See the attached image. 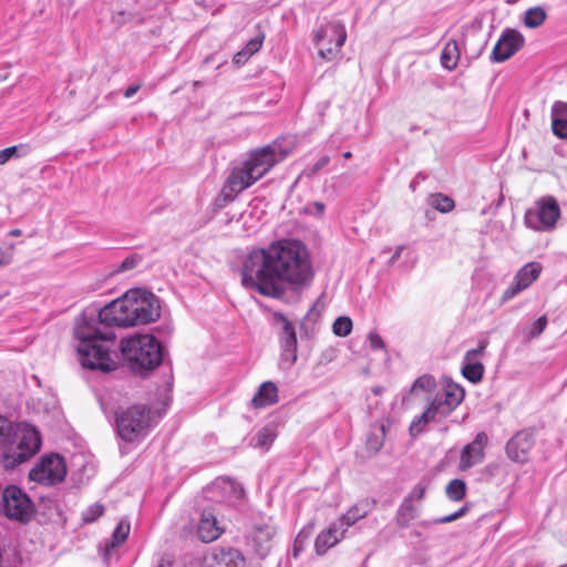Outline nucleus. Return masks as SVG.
<instances>
[{
  "mask_svg": "<svg viewBox=\"0 0 567 567\" xmlns=\"http://www.w3.org/2000/svg\"><path fill=\"white\" fill-rule=\"evenodd\" d=\"M311 279L308 252L299 240L281 239L254 249L243 262L241 284L265 297L279 299L288 286L305 287Z\"/></svg>",
  "mask_w": 567,
  "mask_h": 567,
  "instance_id": "obj_1",
  "label": "nucleus"
},
{
  "mask_svg": "<svg viewBox=\"0 0 567 567\" xmlns=\"http://www.w3.org/2000/svg\"><path fill=\"white\" fill-rule=\"evenodd\" d=\"M127 292L101 308L97 313L83 312L74 328L82 367L101 372L117 368L114 359L115 334L112 327H130Z\"/></svg>",
  "mask_w": 567,
  "mask_h": 567,
  "instance_id": "obj_2",
  "label": "nucleus"
},
{
  "mask_svg": "<svg viewBox=\"0 0 567 567\" xmlns=\"http://www.w3.org/2000/svg\"><path fill=\"white\" fill-rule=\"evenodd\" d=\"M424 394L427 408L423 413L412 421L409 431L411 436L420 435L431 422H441L447 417L464 400V389L456 383H449L437 390L434 377L423 374L411 385L409 396Z\"/></svg>",
  "mask_w": 567,
  "mask_h": 567,
  "instance_id": "obj_3",
  "label": "nucleus"
},
{
  "mask_svg": "<svg viewBox=\"0 0 567 567\" xmlns=\"http://www.w3.org/2000/svg\"><path fill=\"white\" fill-rule=\"evenodd\" d=\"M41 447L39 431L28 424L13 425L0 416V449H2V464L6 470H13L29 461Z\"/></svg>",
  "mask_w": 567,
  "mask_h": 567,
  "instance_id": "obj_4",
  "label": "nucleus"
},
{
  "mask_svg": "<svg viewBox=\"0 0 567 567\" xmlns=\"http://www.w3.org/2000/svg\"><path fill=\"white\" fill-rule=\"evenodd\" d=\"M121 351L130 369L141 375L155 370L164 359V349L152 334H137L123 339Z\"/></svg>",
  "mask_w": 567,
  "mask_h": 567,
  "instance_id": "obj_5",
  "label": "nucleus"
},
{
  "mask_svg": "<svg viewBox=\"0 0 567 567\" xmlns=\"http://www.w3.org/2000/svg\"><path fill=\"white\" fill-rule=\"evenodd\" d=\"M116 431L126 442L144 437L153 425V412L145 404H135L115 413Z\"/></svg>",
  "mask_w": 567,
  "mask_h": 567,
  "instance_id": "obj_6",
  "label": "nucleus"
},
{
  "mask_svg": "<svg viewBox=\"0 0 567 567\" xmlns=\"http://www.w3.org/2000/svg\"><path fill=\"white\" fill-rule=\"evenodd\" d=\"M130 327L147 324L161 316L159 299L152 292L141 288L127 291Z\"/></svg>",
  "mask_w": 567,
  "mask_h": 567,
  "instance_id": "obj_7",
  "label": "nucleus"
},
{
  "mask_svg": "<svg viewBox=\"0 0 567 567\" xmlns=\"http://www.w3.org/2000/svg\"><path fill=\"white\" fill-rule=\"evenodd\" d=\"M284 143L285 140H276L271 144L249 153L245 161L259 179L290 154L291 147L284 145Z\"/></svg>",
  "mask_w": 567,
  "mask_h": 567,
  "instance_id": "obj_8",
  "label": "nucleus"
},
{
  "mask_svg": "<svg viewBox=\"0 0 567 567\" xmlns=\"http://www.w3.org/2000/svg\"><path fill=\"white\" fill-rule=\"evenodd\" d=\"M560 208L555 197L544 196L535 203V207L526 210L525 225L536 231L551 230L558 218Z\"/></svg>",
  "mask_w": 567,
  "mask_h": 567,
  "instance_id": "obj_9",
  "label": "nucleus"
},
{
  "mask_svg": "<svg viewBox=\"0 0 567 567\" xmlns=\"http://www.w3.org/2000/svg\"><path fill=\"white\" fill-rule=\"evenodd\" d=\"M0 511L8 518L21 523H28L34 514L32 501L16 485H10L2 491Z\"/></svg>",
  "mask_w": 567,
  "mask_h": 567,
  "instance_id": "obj_10",
  "label": "nucleus"
},
{
  "mask_svg": "<svg viewBox=\"0 0 567 567\" xmlns=\"http://www.w3.org/2000/svg\"><path fill=\"white\" fill-rule=\"evenodd\" d=\"M274 320L279 326L278 338L281 349L279 367L290 369L297 361V334L292 322L281 312L274 313Z\"/></svg>",
  "mask_w": 567,
  "mask_h": 567,
  "instance_id": "obj_11",
  "label": "nucleus"
},
{
  "mask_svg": "<svg viewBox=\"0 0 567 567\" xmlns=\"http://www.w3.org/2000/svg\"><path fill=\"white\" fill-rule=\"evenodd\" d=\"M66 475V466L63 457L58 454L45 455L30 471L29 477L37 483L52 485L60 483Z\"/></svg>",
  "mask_w": 567,
  "mask_h": 567,
  "instance_id": "obj_12",
  "label": "nucleus"
},
{
  "mask_svg": "<svg viewBox=\"0 0 567 567\" xmlns=\"http://www.w3.org/2000/svg\"><path fill=\"white\" fill-rule=\"evenodd\" d=\"M259 177L250 168L246 161L235 166L228 175L223 189L221 196L225 202H231L238 194L254 185Z\"/></svg>",
  "mask_w": 567,
  "mask_h": 567,
  "instance_id": "obj_13",
  "label": "nucleus"
},
{
  "mask_svg": "<svg viewBox=\"0 0 567 567\" xmlns=\"http://www.w3.org/2000/svg\"><path fill=\"white\" fill-rule=\"evenodd\" d=\"M536 442V431L525 427L517 431L505 444L506 456L514 463L525 464Z\"/></svg>",
  "mask_w": 567,
  "mask_h": 567,
  "instance_id": "obj_14",
  "label": "nucleus"
},
{
  "mask_svg": "<svg viewBox=\"0 0 567 567\" xmlns=\"http://www.w3.org/2000/svg\"><path fill=\"white\" fill-rule=\"evenodd\" d=\"M525 39L514 29H505L491 53V61L501 63L513 56L524 45Z\"/></svg>",
  "mask_w": 567,
  "mask_h": 567,
  "instance_id": "obj_15",
  "label": "nucleus"
},
{
  "mask_svg": "<svg viewBox=\"0 0 567 567\" xmlns=\"http://www.w3.org/2000/svg\"><path fill=\"white\" fill-rule=\"evenodd\" d=\"M328 40L329 44L333 43V47H328L324 51L323 48L319 50V53L327 58L328 54H331L333 50H339L347 39L346 28L340 22H329L322 27H320L315 33V41L317 44L321 43L323 40Z\"/></svg>",
  "mask_w": 567,
  "mask_h": 567,
  "instance_id": "obj_16",
  "label": "nucleus"
},
{
  "mask_svg": "<svg viewBox=\"0 0 567 567\" xmlns=\"http://www.w3.org/2000/svg\"><path fill=\"white\" fill-rule=\"evenodd\" d=\"M540 271L542 266L538 262L526 264L517 271L513 282L503 292L502 300L508 301L529 287L538 278Z\"/></svg>",
  "mask_w": 567,
  "mask_h": 567,
  "instance_id": "obj_17",
  "label": "nucleus"
},
{
  "mask_svg": "<svg viewBox=\"0 0 567 567\" xmlns=\"http://www.w3.org/2000/svg\"><path fill=\"white\" fill-rule=\"evenodd\" d=\"M487 442V434L480 432L471 443L463 447L460 457V468L462 471L468 470L484 461Z\"/></svg>",
  "mask_w": 567,
  "mask_h": 567,
  "instance_id": "obj_18",
  "label": "nucleus"
},
{
  "mask_svg": "<svg viewBox=\"0 0 567 567\" xmlns=\"http://www.w3.org/2000/svg\"><path fill=\"white\" fill-rule=\"evenodd\" d=\"M215 514L210 509H204L197 527V534L204 543L216 540L223 533Z\"/></svg>",
  "mask_w": 567,
  "mask_h": 567,
  "instance_id": "obj_19",
  "label": "nucleus"
},
{
  "mask_svg": "<svg viewBox=\"0 0 567 567\" xmlns=\"http://www.w3.org/2000/svg\"><path fill=\"white\" fill-rule=\"evenodd\" d=\"M346 534V528H340L338 523H333L330 525V527L321 532L315 542V548L316 553L318 555H323L327 553V550L334 545H337Z\"/></svg>",
  "mask_w": 567,
  "mask_h": 567,
  "instance_id": "obj_20",
  "label": "nucleus"
},
{
  "mask_svg": "<svg viewBox=\"0 0 567 567\" xmlns=\"http://www.w3.org/2000/svg\"><path fill=\"white\" fill-rule=\"evenodd\" d=\"M276 535V528L268 523L256 524L252 527L251 539L256 545V550L260 555H266L270 548V543Z\"/></svg>",
  "mask_w": 567,
  "mask_h": 567,
  "instance_id": "obj_21",
  "label": "nucleus"
},
{
  "mask_svg": "<svg viewBox=\"0 0 567 567\" xmlns=\"http://www.w3.org/2000/svg\"><path fill=\"white\" fill-rule=\"evenodd\" d=\"M278 401V389L271 381L264 382L257 393L251 399V405L255 408H265L277 403Z\"/></svg>",
  "mask_w": 567,
  "mask_h": 567,
  "instance_id": "obj_22",
  "label": "nucleus"
},
{
  "mask_svg": "<svg viewBox=\"0 0 567 567\" xmlns=\"http://www.w3.org/2000/svg\"><path fill=\"white\" fill-rule=\"evenodd\" d=\"M215 567H245V559L239 550L221 548L214 553Z\"/></svg>",
  "mask_w": 567,
  "mask_h": 567,
  "instance_id": "obj_23",
  "label": "nucleus"
},
{
  "mask_svg": "<svg viewBox=\"0 0 567 567\" xmlns=\"http://www.w3.org/2000/svg\"><path fill=\"white\" fill-rule=\"evenodd\" d=\"M419 514L420 509L413 505L411 497H405L396 512V524L402 528H406Z\"/></svg>",
  "mask_w": 567,
  "mask_h": 567,
  "instance_id": "obj_24",
  "label": "nucleus"
},
{
  "mask_svg": "<svg viewBox=\"0 0 567 567\" xmlns=\"http://www.w3.org/2000/svg\"><path fill=\"white\" fill-rule=\"evenodd\" d=\"M385 439V424H373L367 436L365 445L369 452L377 454L383 446Z\"/></svg>",
  "mask_w": 567,
  "mask_h": 567,
  "instance_id": "obj_25",
  "label": "nucleus"
},
{
  "mask_svg": "<svg viewBox=\"0 0 567 567\" xmlns=\"http://www.w3.org/2000/svg\"><path fill=\"white\" fill-rule=\"evenodd\" d=\"M130 530H131V525L125 519L121 520L116 525L111 539H109L105 544V555L106 556H109L113 549H115L117 546H120L127 539Z\"/></svg>",
  "mask_w": 567,
  "mask_h": 567,
  "instance_id": "obj_26",
  "label": "nucleus"
},
{
  "mask_svg": "<svg viewBox=\"0 0 567 567\" xmlns=\"http://www.w3.org/2000/svg\"><path fill=\"white\" fill-rule=\"evenodd\" d=\"M460 52L457 43L454 40L449 41L441 53V63L446 70H454L457 65Z\"/></svg>",
  "mask_w": 567,
  "mask_h": 567,
  "instance_id": "obj_27",
  "label": "nucleus"
},
{
  "mask_svg": "<svg viewBox=\"0 0 567 567\" xmlns=\"http://www.w3.org/2000/svg\"><path fill=\"white\" fill-rule=\"evenodd\" d=\"M368 514V508L364 505H353L348 509L346 514H343L340 519L337 522L340 528H346L354 525L359 519L365 517Z\"/></svg>",
  "mask_w": 567,
  "mask_h": 567,
  "instance_id": "obj_28",
  "label": "nucleus"
},
{
  "mask_svg": "<svg viewBox=\"0 0 567 567\" xmlns=\"http://www.w3.org/2000/svg\"><path fill=\"white\" fill-rule=\"evenodd\" d=\"M484 367L480 361L464 360L462 374L472 383H477L482 380Z\"/></svg>",
  "mask_w": 567,
  "mask_h": 567,
  "instance_id": "obj_29",
  "label": "nucleus"
},
{
  "mask_svg": "<svg viewBox=\"0 0 567 567\" xmlns=\"http://www.w3.org/2000/svg\"><path fill=\"white\" fill-rule=\"evenodd\" d=\"M445 494L449 499L458 502L464 498L466 494V484L463 480L454 478L445 487Z\"/></svg>",
  "mask_w": 567,
  "mask_h": 567,
  "instance_id": "obj_30",
  "label": "nucleus"
},
{
  "mask_svg": "<svg viewBox=\"0 0 567 567\" xmlns=\"http://www.w3.org/2000/svg\"><path fill=\"white\" fill-rule=\"evenodd\" d=\"M545 19V10L542 7H533L525 12L524 23L528 28H537L543 24Z\"/></svg>",
  "mask_w": 567,
  "mask_h": 567,
  "instance_id": "obj_31",
  "label": "nucleus"
},
{
  "mask_svg": "<svg viewBox=\"0 0 567 567\" xmlns=\"http://www.w3.org/2000/svg\"><path fill=\"white\" fill-rule=\"evenodd\" d=\"M430 204L433 208L443 214L452 212L455 206L454 200L443 194L432 195L430 198Z\"/></svg>",
  "mask_w": 567,
  "mask_h": 567,
  "instance_id": "obj_32",
  "label": "nucleus"
},
{
  "mask_svg": "<svg viewBox=\"0 0 567 567\" xmlns=\"http://www.w3.org/2000/svg\"><path fill=\"white\" fill-rule=\"evenodd\" d=\"M274 440V433L269 429L264 427L252 437L251 442L255 447L268 450Z\"/></svg>",
  "mask_w": 567,
  "mask_h": 567,
  "instance_id": "obj_33",
  "label": "nucleus"
},
{
  "mask_svg": "<svg viewBox=\"0 0 567 567\" xmlns=\"http://www.w3.org/2000/svg\"><path fill=\"white\" fill-rule=\"evenodd\" d=\"M351 330L352 320L347 316L338 317L332 324V331L338 337H347Z\"/></svg>",
  "mask_w": 567,
  "mask_h": 567,
  "instance_id": "obj_34",
  "label": "nucleus"
},
{
  "mask_svg": "<svg viewBox=\"0 0 567 567\" xmlns=\"http://www.w3.org/2000/svg\"><path fill=\"white\" fill-rule=\"evenodd\" d=\"M547 326V318L546 316H540L538 319H536L529 328L524 330V334L527 340L535 339L539 337Z\"/></svg>",
  "mask_w": 567,
  "mask_h": 567,
  "instance_id": "obj_35",
  "label": "nucleus"
},
{
  "mask_svg": "<svg viewBox=\"0 0 567 567\" xmlns=\"http://www.w3.org/2000/svg\"><path fill=\"white\" fill-rule=\"evenodd\" d=\"M467 512H468V506L464 505L458 511H456V512H454V513H452L450 515L442 516V517L435 518L433 520H423V522L420 523V525H422V526H430L432 524L451 523V522H454V520L463 517Z\"/></svg>",
  "mask_w": 567,
  "mask_h": 567,
  "instance_id": "obj_36",
  "label": "nucleus"
},
{
  "mask_svg": "<svg viewBox=\"0 0 567 567\" xmlns=\"http://www.w3.org/2000/svg\"><path fill=\"white\" fill-rule=\"evenodd\" d=\"M104 507L101 504H92L82 513V520L86 524L95 522L102 516Z\"/></svg>",
  "mask_w": 567,
  "mask_h": 567,
  "instance_id": "obj_37",
  "label": "nucleus"
},
{
  "mask_svg": "<svg viewBox=\"0 0 567 567\" xmlns=\"http://www.w3.org/2000/svg\"><path fill=\"white\" fill-rule=\"evenodd\" d=\"M319 313L311 308L300 322V329L308 336L313 331V324L317 322Z\"/></svg>",
  "mask_w": 567,
  "mask_h": 567,
  "instance_id": "obj_38",
  "label": "nucleus"
},
{
  "mask_svg": "<svg viewBox=\"0 0 567 567\" xmlns=\"http://www.w3.org/2000/svg\"><path fill=\"white\" fill-rule=\"evenodd\" d=\"M553 133L559 138H567V120L554 118L551 121Z\"/></svg>",
  "mask_w": 567,
  "mask_h": 567,
  "instance_id": "obj_39",
  "label": "nucleus"
},
{
  "mask_svg": "<svg viewBox=\"0 0 567 567\" xmlns=\"http://www.w3.org/2000/svg\"><path fill=\"white\" fill-rule=\"evenodd\" d=\"M14 254V244H10L7 247H0V267L8 266L11 264Z\"/></svg>",
  "mask_w": 567,
  "mask_h": 567,
  "instance_id": "obj_40",
  "label": "nucleus"
},
{
  "mask_svg": "<svg viewBox=\"0 0 567 567\" xmlns=\"http://www.w3.org/2000/svg\"><path fill=\"white\" fill-rule=\"evenodd\" d=\"M554 118L567 120V103L563 101H556L551 106V121Z\"/></svg>",
  "mask_w": 567,
  "mask_h": 567,
  "instance_id": "obj_41",
  "label": "nucleus"
},
{
  "mask_svg": "<svg viewBox=\"0 0 567 567\" xmlns=\"http://www.w3.org/2000/svg\"><path fill=\"white\" fill-rule=\"evenodd\" d=\"M141 261H142V257L141 256L132 255V256L125 258L121 262V265L118 266V270L120 271H127V270L134 269L135 267H137L140 265Z\"/></svg>",
  "mask_w": 567,
  "mask_h": 567,
  "instance_id": "obj_42",
  "label": "nucleus"
},
{
  "mask_svg": "<svg viewBox=\"0 0 567 567\" xmlns=\"http://www.w3.org/2000/svg\"><path fill=\"white\" fill-rule=\"evenodd\" d=\"M264 35L255 37L249 40L244 48V50L251 56L254 53L258 52L262 45Z\"/></svg>",
  "mask_w": 567,
  "mask_h": 567,
  "instance_id": "obj_43",
  "label": "nucleus"
},
{
  "mask_svg": "<svg viewBox=\"0 0 567 567\" xmlns=\"http://www.w3.org/2000/svg\"><path fill=\"white\" fill-rule=\"evenodd\" d=\"M18 146H10L0 151V165L6 164L10 158L17 155Z\"/></svg>",
  "mask_w": 567,
  "mask_h": 567,
  "instance_id": "obj_44",
  "label": "nucleus"
},
{
  "mask_svg": "<svg viewBox=\"0 0 567 567\" xmlns=\"http://www.w3.org/2000/svg\"><path fill=\"white\" fill-rule=\"evenodd\" d=\"M368 339H369V342H370V347L372 349L377 350V349H384L385 348V343H384L383 339L378 333L370 332L369 336H368Z\"/></svg>",
  "mask_w": 567,
  "mask_h": 567,
  "instance_id": "obj_45",
  "label": "nucleus"
},
{
  "mask_svg": "<svg viewBox=\"0 0 567 567\" xmlns=\"http://www.w3.org/2000/svg\"><path fill=\"white\" fill-rule=\"evenodd\" d=\"M305 209L311 215L321 216L324 212V204L321 202H313L307 205Z\"/></svg>",
  "mask_w": 567,
  "mask_h": 567,
  "instance_id": "obj_46",
  "label": "nucleus"
},
{
  "mask_svg": "<svg viewBox=\"0 0 567 567\" xmlns=\"http://www.w3.org/2000/svg\"><path fill=\"white\" fill-rule=\"evenodd\" d=\"M425 492H426V487L421 484H417L416 486H414V488L411 491V493L406 497H411L412 503H413L414 498L417 501H421V499H423Z\"/></svg>",
  "mask_w": 567,
  "mask_h": 567,
  "instance_id": "obj_47",
  "label": "nucleus"
},
{
  "mask_svg": "<svg viewBox=\"0 0 567 567\" xmlns=\"http://www.w3.org/2000/svg\"><path fill=\"white\" fill-rule=\"evenodd\" d=\"M485 344H481L480 347L475 348V349H471L468 350L466 353H465V357H464V360H473V361H476V358H478L480 355L483 354L484 350H485Z\"/></svg>",
  "mask_w": 567,
  "mask_h": 567,
  "instance_id": "obj_48",
  "label": "nucleus"
},
{
  "mask_svg": "<svg viewBox=\"0 0 567 567\" xmlns=\"http://www.w3.org/2000/svg\"><path fill=\"white\" fill-rule=\"evenodd\" d=\"M330 162V157L328 155L321 156L317 163L310 168V174H316L321 168H323Z\"/></svg>",
  "mask_w": 567,
  "mask_h": 567,
  "instance_id": "obj_49",
  "label": "nucleus"
},
{
  "mask_svg": "<svg viewBox=\"0 0 567 567\" xmlns=\"http://www.w3.org/2000/svg\"><path fill=\"white\" fill-rule=\"evenodd\" d=\"M250 58V55L243 49L241 51L237 52L235 55H234V63L237 64V65H241L244 63H246V61Z\"/></svg>",
  "mask_w": 567,
  "mask_h": 567,
  "instance_id": "obj_50",
  "label": "nucleus"
},
{
  "mask_svg": "<svg viewBox=\"0 0 567 567\" xmlns=\"http://www.w3.org/2000/svg\"><path fill=\"white\" fill-rule=\"evenodd\" d=\"M140 87H141L140 85H131V86H128V87L125 90V92H124V96H125L126 99L132 97V96H133V95H134V94L140 90Z\"/></svg>",
  "mask_w": 567,
  "mask_h": 567,
  "instance_id": "obj_51",
  "label": "nucleus"
},
{
  "mask_svg": "<svg viewBox=\"0 0 567 567\" xmlns=\"http://www.w3.org/2000/svg\"><path fill=\"white\" fill-rule=\"evenodd\" d=\"M402 250H403V246L396 247L393 256L390 259V262H394L398 258H400Z\"/></svg>",
  "mask_w": 567,
  "mask_h": 567,
  "instance_id": "obj_52",
  "label": "nucleus"
},
{
  "mask_svg": "<svg viewBox=\"0 0 567 567\" xmlns=\"http://www.w3.org/2000/svg\"><path fill=\"white\" fill-rule=\"evenodd\" d=\"M21 234H22V231L19 228H14V229L9 231V235L12 236V237L21 236Z\"/></svg>",
  "mask_w": 567,
  "mask_h": 567,
  "instance_id": "obj_53",
  "label": "nucleus"
},
{
  "mask_svg": "<svg viewBox=\"0 0 567 567\" xmlns=\"http://www.w3.org/2000/svg\"><path fill=\"white\" fill-rule=\"evenodd\" d=\"M344 158H350L352 156L351 152H344L342 155Z\"/></svg>",
  "mask_w": 567,
  "mask_h": 567,
  "instance_id": "obj_54",
  "label": "nucleus"
},
{
  "mask_svg": "<svg viewBox=\"0 0 567 567\" xmlns=\"http://www.w3.org/2000/svg\"><path fill=\"white\" fill-rule=\"evenodd\" d=\"M223 483L228 484L231 488H235L234 483L230 481H223Z\"/></svg>",
  "mask_w": 567,
  "mask_h": 567,
  "instance_id": "obj_55",
  "label": "nucleus"
},
{
  "mask_svg": "<svg viewBox=\"0 0 567 567\" xmlns=\"http://www.w3.org/2000/svg\"><path fill=\"white\" fill-rule=\"evenodd\" d=\"M372 391H373V393H375V394H380V393H381V389H380V388H375V389H373Z\"/></svg>",
  "mask_w": 567,
  "mask_h": 567,
  "instance_id": "obj_56",
  "label": "nucleus"
},
{
  "mask_svg": "<svg viewBox=\"0 0 567 567\" xmlns=\"http://www.w3.org/2000/svg\"><path fill=\"white\" fill-rule=\"evenodd\" d=\"M158 567H169V564L161 563Z\"/></svg>",
  "mask_w": 567,
  "mask_h": 567,
  "instance_id": "obj_57",
  "label": "nucleus"
},
{
  "mask_svg": "<svg viewBox=\"0 0 567 567\" xmlns=\"http://www.w3.org/2000/svg\"><path fill=\"white\" fill-rule=\"evenodd\" d=\"M243 493H244L243 488H239V489H238V497H241V496H243Z\"/></svg>",
  "mask_w": 567,
  "mask_h": 567,
  "instance_id": "obj_58",
  "label": "nucleus"
}]
</instances>
